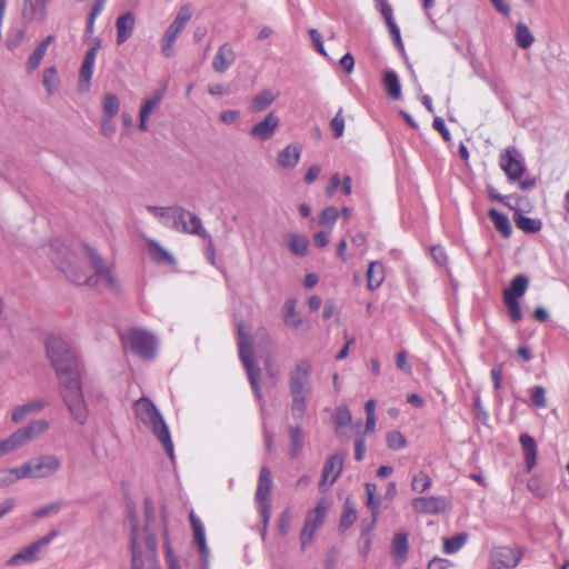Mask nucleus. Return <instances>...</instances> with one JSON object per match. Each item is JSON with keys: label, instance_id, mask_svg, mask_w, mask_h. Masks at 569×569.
I'll return each mask as SVG.
<instances>
[{"label": "nucleus", "instance_id": "nucleus-35", "mask_svg": "<svg viewBox=\"0 0 569 569\" xmlns=\"http://www.w3.org/2000/svg\"><path fill=\"white\" fill-rule=\"evenodd\" d=\"M287 247L296 256H306L308 252L309 241L306 236L298 233H289L286 236Z\"/></svg>", "mask_w": 569, "mask_h": 569}, {"label": "nucleus", "instance_id": "nucleus-22", "mask_svg": "<svg viewBox=\"0 0 569 569\" xmlns=\"http://www.w3.org/2000/svg\"><path fill=\"white\" fill-rule=\"evenodd\" d=\"M101 42L98 40L87 52L80 68V86L87 89L92 79L93 67Z\"/></svg>", "mask_w": 569, "mask_h": 569}, {"label": "nucleus", "instance_id": "nucleus-2", "mask_svg": "<svg viewBox=\"0 0 569 569\" xmlns=\"http://www.w3.org/2000/svg\"><path fill=\"white\" fill-rule=\"evenodd\" d=\"M163 531L167 539V523L163 516L160 521L156 519L154 509L149 499L144 500V526L140 528L131 519L130 551L132 569H160L157 552L156 535ZM166 558L169 569H180L168 541H164Z\"/></svg>", "mask_w": 569, "mask_h": 569}, {"label": "nucleus", "instance_id": "nucleus-51", "mask_svg": "<svg viewBox=\"0 0 569 569\" xmlns=\"http://www.w3.org/2000/svg\"><path fill=\"white\" fill-rule=\"evenodd\" d=\"M503 302L507 306L510 318L516 322L520 321L522 318V311L519 301L508 295L507 297H503Z\"/></svg>", "mask_w": 569, "mask_h": 569}, {"label": "nucleus", "instance_id": "nucleus-8", "mask_svg": "<svg viewBox=\"0 0 569 569\" xmlns=\"http://www.w3.org/2000/svg\"><path fill=\"white\" fill-rule=\"evenodd\" d=\"M124 348L143 359H151L157 351V338L149 331L140 328H130L122 337Z\"/></svg>", "mask_w": 569, "mask_h": 569}, {"label": "nucleus", "instance_id": "nucleus-52", "mask_svg": "<svg viewBox=\"0 0 569 569\" xmlns=\"http://www.w3.org/2000/svg\"><path fill=\"white\" fill-rule=\"evenodd\" d=\"M339 212L335 207H327L320 214V223L329 230L333 227L338 219Z\"/></svg>", "mask_w": 569, "mask_h": 569}, {"label": "nucleus", "instance_id": "nucleus-58", "mask_svg": "<svg viewBox=\"0 0 569 569\" xmlns=\"http://www.w3.org/2000/svg\"><path fill=\"white\" fill-rule=\"evenodd\" d=\"M9 470L10 473L12 475L14 482L24 478H31L30 467L28 462L21 465L20 467L9 468Z\"/></svg>", "mask_w": 569, "mask_h": 569}, {"label": "nucleus", "instance_id": "nucleus-14", "mask_svg": "<svg viewBox=\"0 0 569 569\" xmlns=\"http://www.w3.org/2000/svg\"><path fill=\"white\" fill-rule=\"evenodd\" d=\"M56 535V531H51L48 536L39 539L38 541L24 548L23 550L14 553L10 559L7 560L6 563L8 566H19L22 563H29L37 560L40 551L51 542Z\"/></svg>", "mask_w": 569, "mask_h": 569}, {"label": "nucleus", "instance_id": "nucleus-27", "mask_svg": "<svg viewBox=\"0 0 569 569\" xmlns=\"http://www.w3.org/2000/svg\"><path fill=\"white\" fill-rule=\"evenodd\" d=\"M291 396L290 412L292 418L301 422L308 409V400L311 392L289 391Z\"/></svg>", "mask_w": 569, "mask_h": 569}, {"label": "nucleus", "instance_id": "nucleus-5", "mask_svg": "<svg viewBox=\"0 0 569 569\" xmlns=\"http://www.w3.org/2000/svg\"><path fill=\"white\" fill-rule=\"evenodd\" d=\"M58 380L61 388L62 400L71 417L79 425H84L88 420V407L82 392L80 370L72 375H66L64 378L59 377Z\"/></svg>", "mask_w": 569, "mask_h": 569}, {"label": "nucleus", "instance_id": "nucleus-6", "mask_svg": "<svg viewBox=\"0 0 569 569\" xmlns=\"http://www.w3.org/2000/svg\"><path fill=\"white\" fill-rule=\"evenodd\" d=\"M50 427L48 420L38 419L31 421L29 425L19 428L8 438L0 441V458L4 455L11 453L18 449L23 448L33 439L44 433Z\"/></svg>", "mask_w": 569, "mask_h": 569}, {"label": "nucleus", "instance_id": "nucleus-13", "mask_svg": "<svg viewBox=\"0 0 569 569\" xmlns=\"http://www.w3.org/2000/svg\"><path fill=\"white\" fill-rule=\"evenodd\" d=\"M499 164L508 179L512 181L519 180L526 170L520 153L515 147H509L500 153Z\"/></svg>", "mask_w": 569, "mask_h": 569}, {"label": "nucleus", "instance_id": "nucleus-7", "mask_svg": "<svg viewBox=\"0 0 569 569\" xmlns=\"http://www.w3.org/2000/svg\"><path fill=\"white\" fill-rule=\"evenodd\" d=\"M238 347L240 360L247 371L254 395L258 398H261V388L259 383L260 369L253 362L252 349L250 346V331L242 322L238 325Z\"/></svg>", "mask_w": 569, "mask_h": 569}, {"label": "nucleus", "instance_id": "nucleus-11", "mask_svg": "<svg viewBox=\"0 0 569 569\" xmlns=\"http://www.w3.org/2000/svg\"><path fill=\"white\" fill-rule=\"evenodd\" d=\"M169 228L200 238H208V232L203 228L201 219L181 207L173 208V216Z\"/></svg>", "mask_w": 569, "mask_h": 569}, {"label": "nucleus", "instance_id": "nucleus-44", "mask_svg": "<svg viewBox=\"0 0 569 569\" xmlns=\"http://www.w3.org/2000/svg\"><path fill=\"white\" fill-rule=\"evenodd\" d=\"M366 493H367V501L366 506L370 509L372 513V525L377 521L378 515H379V499L376 498L377 493V486L375 483L368 482L366 483Z\"/></svg>", "mask_w": 569, "mask_h": 569}, {"label": "nucleus", "instance_id": "nucleus-3", "mask_svg": "<svg viewBox=\"0 0 569 569\" xmlns=\"http://www.w3.org/2000/svg\"><path fill=\"white\" fill-rule=\"evenodd\" d=\"M134 415L159 440L169 458L173 459V443L167 423L156 405L146 397L134 401Z\"/></svg>", "mask_w": 569, "mask_h": 569}, {"label": "nucleus", "instance_id": "nucleus-46", "mask_svg": "<svg viewBox=\"0 0 569 569\" xmlns=\"http://www.w3.org/2000/svg\"><path fill=\"white\" fill-rule=\"evenodd\" d=\"M173 208L174 207L148 206L147 210L154 217L159 218L164 226L170 227Z\"/></svg>", "mask_w": 569, "mask_h": 569}, {"label": "nucleus", "instance_id": "nucleus-61", "mask_svg": "<svg viewBox=\"0 0 569 569\" xmlns=\"http://www.w3.org/2000/svg\"><path fill=\"white\" fill-rule=\"evenodd\" d=\"M309 34H310V38L313 42V46L316 48V50L322 54V56H327V52L325 50V47H323V43H322V37L320 34V32L317 30V29H310L309 30Z\"/></svg>", "mask_w": 569, "mask_h": 569}, {"label": "nucleus", "instance_id": "nucleus-47", "mask_svg": "<svg viewBox=\"0 0 569 569\" xmlns=\"http://www.w3.org/2000/svg\"><path fill=\"white\" fill-rule=\"evenodd\" d=\"M431 485V478L425 471H420L413 476L411 489L418 493H422L427 491Z\"/></svg>", "mask_w": 569, "mask_h": 569}, {"label": "nucleus", "instance_id": "nucleus-41", "mask_svg": "<svg viewBox=\"0 0 569 569\" xmlns=\"http://www.w3.org/2000/svg\"><path fill=\"white\" fill-rule=\"evenodd\" d=\"M515 38H516V43L521 49L530 48L535 41V37H533L532 32L530 31L528 26L523 22L517 23L516 30H515Z\"/></svg>", "mask_w": 569, "mask_h": 569}, {"label": "nucleus", "instance_id": "nucleus-45", "mask_svg": "<svg viewBox=\"0 0 569 569\" xmlns=\"http://www.w3.org/2000/svg\"><path fill=\"white\" fill-rule=\"evenodd\" d=\"M42 84L49 94L57 91L59 87V78L54 67L47 68L43 71Z\"/></svg>", "mask_w": 569, "mask_h": 569}, {"label": "nucleus", "instance_id": "nucleus-48", "mask_svg": "<svg viewBox=\"0 0 569 569\" xmlns=\"http://www.w3.org/2000/svg\"><path fill=\"white\" fill-rule=\"evenodd\" d=\"M392 553L399 558H405L408 551L407 533H397L391 545Z\"/></svg>", "mask_w": 569, "mask_h": 569}, {"label": "nucleus", "instance_id": "nucleus-32", "mask_svg": "<svg viewBox=\"0 0 569 569\" xmlns=\"http://www.w3.org/2000/svg\"><path fill=\"white\" fill-rule=\"evenodd\" d=\"M276 98L277 94L272 90L264 89L251 99L248 109L250 112H261L266 110Z\"/></svg>", "mask_w": 569, "mask_h": 569}, {"label": "nucleus", "instance_id": "nucleus-36", "mask_svg": "<svg viewBox=\"0 0 569 569\" xmlns=\"http://www.w3.org/2000/svg\"><path fill=\"white\" fill-rule=\"evenodd\" d=\"M382 83L386 92L389 94L391 99L397 100L401 97V86L399 82L398 74L395 71H386L383 73Z\"/></svg>", "mask_w": 569, "mask_h": 569}, {"label": "nucleus", "instance_id": "nucleus-34", "mask_svg": "<svg viewBox=\"0 0 569 569\" xmlns=\"http://www.w3.org/2000/svg\"><path fill=\"white\" fill-rule=\"evenodd\" d=\"M385 280L383 264L379 261H372L369 263L367 270V282L370 290L377 289L381 286Z\"/></svg>", "mask_w": 569, "mask_h": 569}, {"label": "nucleus", "instance_id": "nucleus-9", "mask_svg": "<svg viewBox=\"0 0 569 569\" xmlns=\"http://www.w3.org/2000/svg\"><path fill=\"white\" fill-rule=\"evenodd\" d=\"M193 14V8L190 3L183 4L174 20L167 28L163 37L161 38V53L170 58L174 53V43L181 32L186 29L188 22L191 20Z\"/></svg>", "mask_w": 569, "mask_h": 569}, {"label": "nucleus", "instance_id": "nucleus-60", "mask_svg": "<svg viewBox=\"0 0 569 569\" xmlns=\"http://www.w3.org/2000/svg\"><path fill=\"white\" fill-rule=\"evenodd\" d=\"M431 254H432L433 260L439 266H446L447 264L448 257H447V253H446L445 249L441 246H433L431 248Z\"/></svg>", "mask_w": 569, "mask_h": 569}, {"label": "nucleus", "instance_id": "nucleus-21", "mask_svg": "<svg viewBox=\"0 0 569 569\" xmlns=\"http://www.w3.org/2000/svg\"><path fill=\"white\" fill-rule=\"evenodd\" d=\"M491 558L495 563L499 565L498 569L513 568L520 561V553L511 547H498L491 552Z\"/></svg>", "mask_w": 569, "mask_h": 569}, {"label": "nucleus", "instance_id": "nucleus-33", "mask_svg": "<svg viewBox=\"0 0 569 569\" xmlns=\"http://www.w3.org/2000/svg\"><path fill=\"white\" fill-rule=\"evenodd\" d=\"M515 223L518 229L526 233H537L541 230L542 223L539 219L529 218L522 214L520 209H517L513 216Z\"/></svg>", "mask_w": 569, "mask_h": 569}, {"label": "nucleus", "instance_id": "nucleus-38", "mask_svg": "<svg viewBox=\"0 0 569 569\" xmlns=\"http://www.w3.org/2000/svg\"><path fill=\"white\" fill-rule=\"evenodd\" d=\"M356 520H357L356 503L352 500V498L347 497L345 502H343V510H342V516H341V519H340V526L339 527H340L341 530H346L349 527H351L355 523Z\"/></svg>", "mask_w": 569, "mask_h": 569}, {"label": "nucleus", "instance_id": "nucleus-28", "mask_svg": "<svg viewBox=\"0 0 569 569\" xmlns=\"http://www.w3.org/2000/svg\"><path fill=\"white\" fill-rule=\"evenodd\" d=\"M301 156V149L297 144H288L277 157L278 164L283 169L295 168Z\"/></svg>", "mask_w": 569, "mask_h": 569}, {"label": "nucleus", "instance_id": "nucleus-59", "mask_svg": "<svg viewBox=\"0 0 569 569\" xmlns=\"http://www.w3.org/2000/svg\"><path fill=\"white\" fill-rule=\"evenodd\" d=\"M373 525L371 523V526L369 528H367L366 530H363L360 535V538H359V552L361 555H367L368 551L370 550V546H371V539L369 537V531L372 529Z\"/></svg>", "mask_w": 569, "mask_h": 569}, {"label": "nucleus", "instance_id": "nucleus-42", "mask_svg": "<svg viewBox=\"0 0 569 569\" xmlns=\"http://www.w3.org/2000/svg\"><path fill=\"white\" fill-rule=\"evenodd\" d=\"M488 214L491 221L493 222L496 229L505 238H508L511 234V226L508 217L496 209H490Z\"/></svg>", "mask_w": 569, "mask_h": 569}, {"label": "nucleus", "instance_id": "nucleus-31", "mask_svg": "<svg viewBox=\"0 0 569 569\" xmlns=\"http://www.w3.org/2000/svg\"><path fill=\"white\" fill-rule=\"evenodd\" d=\"M54 40V37L53 36H48L47 38H44L37 47L36 49L32 51V53L29 56L28 60H27V70L28 72H32L33 70H36L40 63H41V60L43 59L47 50H48V47L49 44Z\"/></svg>", "mask_w": 569, "mask_h": 569}, {"label": "nucleus", "instance_id": "nucleus-25", "mask_svg": "<svg viewBox=\"0 0 569 569\" xmlns=\"http://www.w3.org/2000/svg\"><path fill=\"white\" fill-rule=\"evenodd\" d=\"M136 24V17L131 11H128L118 17L116 21L117 29V43H124L133 33Z\"/></svg>", "mask_w": 569, "mask_h": 569}, {"label": "nucleus", "instance_id": "nucleus-24", "mask_svg": "<svg viewBox=\"0 0 569 569\" xmlns=\"http://www.w3.org/2000/svg\"><path fill=\"white\" fill-rule=\"evenodd\" d=\"M50 0H24L22 14L26 19L43 22Z\"/></svg>", "mask_w": 569, "mask_h": 569}, {"label": "nucleus", "instance_id": "nucleus-12", "mask_svg": "<svg viewBox=\"0 0 569 569\" xmlns=\"http://www.w3.org/2000/svg\"><path fill=\"white\" fill-rule=\"evenodd\" d=\"M312 363L307 358L297 360L289 372V391H312Z\"/></svg>", "mask_w": 569, "mask_h": 569}, {"label": "nucleus", "instance_id": "nucleus-37", "mask_svg": "<svg viewBox=\"0 0 569 569\" xmlns=\"http://www.w3.org/2000/svg\"><path fill=\"white\" fill-rule=\"evenodd\" d=\"M529 287V279L525 274H517L512 280L509 288L503 290V297H507L508 293L513 299H518L523 296Z\"/></svg>", "mask_w": 569, "mask_h": 569}, {"label": "nucleus", "instance_id": "nucleus-50", "mask_svg": "<svg viewBox=\"0 0 569 569\" xmlns=\"http://www.w3.org/2000/svg\"><path fill=\"white\" fill-rule=\"evenodd\" d=\"M120 101L112 94L107 93L103 99V113L106 117L113 118L119 111Z\"/></svg>", "mask_w": 569, "mask_h": 569}, {"label": "nucleus", "instance_id": "nucleus-29", "mask_svg": "<svg viewBox=\"0 0 569 569\" xmlns=\"http://www.w3.org/2000/svg\"><path fill=\"white\" fill-rule=\"evenodd\" d=\"M163 92L157 91L153 96L148 98L144 103L141 106L139 112V129L141 131H146L148 129V119L153 111L154 108L158 107L162 99Z\"/></svg>", "mask_w": 569, "mask_h": 569}, {"label": "nucleus", "instance_id": "nucleus-1", "mask_svg": "<svg viewBox=\"0 0 569 569\" xmlns=\"http://www.w3.org/2000/svg\"><path fill=\"white\" fill-rule=\"evenodd\" d=\"M52 262L63 274L79 286L96 287L104 284L118 289L117 277L112 268L91 247L86 246L79 253L72 252L62 243L56 244L51 252Z\"/></svg>", "mask_w": 569, "mask_h": 569}, {"label": "nucleus", "instance_id": "nucleus-18", "mask_svg": "<svg viewBox=\"0 0 569 569\" xmlns=\"http://www.w3.org/2000/svg\"><path fill=\"white\" fill-rule=\"evenodd\" d=\"M279 123V117L273 111H271L261 121L251 128L250 134L252 138L261 141L269 140L274 134Z\"/></svg>", "mask_w": 569, "mask_h": 569}, {"label": "nucleus", "instance_id": "nucleus-15", "mask_svg": "<svg viewBox=\"0 0 569 569\" xmlns=\"http://www.w3.org/2000/svg\"><path fill=\"white\" fill-rule=\"evenodd\" d=\"M411 506L417 513L439 515L450 508V502L443 496H429L413 498Z\"/></svg>", "mask_w": 569, "mask_h": 569}, {"label": "nucleus", "instance_id": "nucleus-56", "mask_svg": "<svg viewBox=\"0 0 569 569\" xmlns=\"http://www.w3.org/2000/svg\"><path fill=\"white\" fill-rule=\"evenodd\" d=\"M258 510L262 522L261 536L264 539L267 533V527L271 516V503L258 505Z\"/></svg>", "mask_w": 569, "mask_h": 569}, {"label": "nucleus", "instance_id": "nucleus-17", "mask_svg": "<svg viewBox=\"0 0 569 569\" xmlns=\"http://www.w3.org/2000/svg\"><path fill=\"white\" fill-rule=\"evenodd\" d=\"M345 453L337 452L330 456L322 470V479L319 483L320 491H327L340 476L345 461Z\"/></svg>", "mask_w": 569, "mask_h": 569}, {"label": "nucleus", "instance_id": "nucleus-23", "mask_svg": "<svg viewBox=\"0 0 569 569\" xmlns=\"http://www.w3.org/2000/svg\"><path fill=\"white\" fill-rule=\"evenodd\" d=\"M48 406V401L43 399L31 400L27 403L17 406L11 412V420L14 423L21 422L27 416L38 413Z\"/></svg>", "mask_w": 569, "mask_h": 569}, {"label": "nucleus", "instance_id": "nucleus-54", "mask_svg": "<svg viewBox=\"0 0 569 569\" xmlns=\"http://www.w3.org/2000/svg\"><path fill=\"white\" fill-rule=\"evenodd\" d=\"M387 446L391 450H400L406 446V439L399 431H390L387 433Z\"/></svg>", "mask_w": 569, "mask_h": 569}, {"label": "nucleus", "instance_id": "nucleus-20", "mask_svg": "<svg viewBox=\"0 0 569 569\" xmlns=\"http://www.w3.org/2000/svg\"><path fill=\"white\" fill-rule=\"evenodd\" d=\"M190 522L193 530V538L201 555L203 569L208 568L209 548L207 546L204 527L193 512L190 513Z\"/></svg>", "mask_w": 569, "mask_h": 569}, {"label": "nucleus", "instance_id": "nucleus-43", "mask_svg": "<svg viewBox=\"0 0 569 569\" xmlns=\"http://www.w3.org/2000/svg\"><path fill=\"white\" fill-rule=\"evenodd\" d=\"M290 433V456L296 458L302 450V429L299 425L289 427Z\"/></svg>", "mask_w": 569, "mask_h": 569}, {"label": "nucleus", "instance_id": "nucleus-4", "mask_svg": "<svg viewBox=\"0 0 569 569\" xmlns=\"http://www.w3.org/2000/svg\"><path fill=\"white\" fill-rule=\"evenodd\" d=\"M46 352L58 378L80 370L76 350L62 337L49 336L46 340Z\"/></svg>", "mask_w": 569, "mask_h": 569}, {"label": "nucleus", "instance_id": "nucleus-57", "mask_svg": "<svg viewBox=\"0 0 569 569\" xmlns=\"http://www.w3.org/2000/svg\"><path fill=\"white\" fill-rule=\"evenodd\" d=\"M351 422V412L348 408H339L336 413L335 423L337 428H342Z\"/></svg>", "mask_w": 569, "mask_h": 569}, {"label": "nucleus", "instance_id": "nucleus-40", "mask_svg": "<svg viewBox=\"0 0 569 569\" xmlns=\"http://www.w3.org/2000/svg\"><path fill=\"white\" fill-rule=\"evenodd\" d=\"M283 322L286 326L298 329L302 323V318L296 312V300L288 299L283 306Z\"/></svg>", "mask_w": 569, "mask_h": 569}, {"label": "nucleus", "instance_id": "nucleus-30", "mask_svg": "<svg viewBox=\"0 0 569 569\" xmlns=\"http://www.w3.org/2000/svg\"><path fill=\"white\" fill-rule=\"evenodd\" d=\"M519 442L525 453V463L527 470L530 471L537 461V443L528 433L520 435Z\"/></svg>", "mask_w": 569, "mask_h": 569}, {"label": "nucleus", "instance_id": "nucleus-62", "mask_svg": "<svg viewBox=\"0 0 569 569\" xmlns=\"http://www.w3.org/2000/svg\"><path fill=\"white\" fill-rule=\"evenodd\" d=\"M59 508H60V505L57 502L43 506L33 512V517H36V518L48 517L51 512H57L59 510Z\"/></svg>", "mask_w": 569, "mask_h": 569}, {"label": "nucleus", "instance_id": "nucleus-53", "mask_svg": "<svg viewBox=\"0 0 569 569\" xmlns=\"http://www.w3.org/2000/svg\"><path fill=\"white\" fill-rule=\"evenodd\" d=\"M530 400L532 406L536 408H546L547 399H546V390L541 386H536L531 389Z\"/></svg>", "mask_w": 569, "mask_h": 569}, {"label": "nucleus", "instance_id": "nucleus-26", "mask_svg": "<svg viewBox=\"0 0 569 569\" xmlns=\"http://www.w3.org/2000/svg\"><path fill=\"white\" fill-rule=\"evenodd\" d=\"M272 488V479L270 470L263 466L260 469L258 487L256 491V502L257 505L270 503V492Z\"/></svg>", "mask_w": 569, "mask_h": 569}, {"label": "nucleus", "instance_id": "nucleus-63", "mask_svg": "<svg viewBox=\"0 0 569 569\" xmlns=\"http://www.w3.org/2000/svg\"><path fill=\"white\" fill-rule=\"evenodd\" d=\"M433 128L439 131L446 141L451 139L449 130L446 128L445 121L440 117H436L432 123Z\"/></svg>", "mask_w": 569, "mask_h": 569}, {"label": "nucleus", "instance_id": "nucleus-49", "mask_svg": "<svg viewBox=\"0 0 569 569\" xmlns=\"http://www.w3.org/2000/svg\"><path fill=\"white\" fill-rule=\"evenodd\" d=\"M466 541V535H457L452 538L446 539L443 542V551L448 555L455 553L463 547Z\"/></svg>", "mask_w": 569, "mask_h": 569}, {"label": "nucleus", "instance_id": "nucleus-16", "mask_svg": "<svg viewBox=\"0 0 569 569\" xmlns=\"http://www.w3.org/2000/svg\"><path fill=\"white\" fill-rule=\"evenodd\" d=\"M31 478H48L61 468L60 459L54 455H41L28 461Z\"/></svg>", "mask_w": 569, "mask_h": 569}, {"label": "nucleus", "instance_id": "nucleus-64", "mask_svg": "<svg viewBox=\"0 0 569 569\" xmlns=\"http://www.w3.org/2000/svg\"><path fill=\"white\" fill-rule=\"evenodd\" d=\"M240 117V111L238 110H227L220 113L219 118L226 124L234 123Z\"/></svg>", "mask_w": 569, "mask_h": 569}, {"label": "nucleus", "instance_id": "nucleus-19", "mask_svg": "<svg viewBox=\"0 0 569 569\" xmlns=\"http://www.w3.org/2000/svg\"><path fill=\"white\" fill-rule=\"evenodd\" d=\"M237 54L228 42L218 48L212 59V69L218 73H224L236 61Z\"/></svg>", "mask_w": 569, "mask_h": 569}, {"label": "nucleus", "instance_id": "nucleus-39", "mask_svg": "<svg viewBox=\"0 0 569 569\" xmlns=\"http://www.w3.org/2000/svg\"><path fill=\"white\" fill-rule=\"evenodd\" d=\"M147 246H148V250H149L150 254L157 262L169 263V264L174 263V258L172 257V254L170 252H168L156 240H149L147 242Z\"/></svg>", "mask_w": 569, "mask_h": 569}, {"label": "nucleus", "instance_id": "nucleus-55", "mask_svg": "<svg viewBox=\"0 0 569 569\" xmlns=\"http://www.w3.org/2000/svg\"><path fill=\"white\" fill-rule=\"evenodd\" d=\"M330 127L333 130L335 138H340L345 131V119L342 116V109L336 113V116L330 121Z\"/></svg>", "mask_w": 569, "mask_h": 569}, {"label": "nucleus", "instance_id": "nucleus-10", "mask_svg": "<svg viewBox=\"0 0 569 569\" xmlns=\"http://www.w3.org/2000/svg\"><path fill=\"white\" fill-rule=\"evenodd\" d=\"M330 506L331 503L328 499L321 498L318 500L316 507L308 512L305 527L300 533L302 549L307 548L313 541L316 532L325 523Z\"/></svg>", "mask_w": 569, "mask_h": 569}]
</instances>
